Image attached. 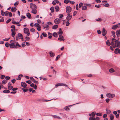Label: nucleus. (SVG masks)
Returning <instances> with one entry per match:
<instances>
[{
  "instance_id": "obj_1",
  "label": "nucleus",
  "mask_w": 120,
  "mask_h": 120,
  "mask_svg": "<svg viewBox=\"0 0 120 120\" xmlns=\"http://www.w3.org/2000/svg\"><path fill=\"white\" fill-rule=\"evenodd\" d=\"M111 42V45L114 48L116 47H120V42L118 40H116L115 41L114 40H116L115 38H112Z\"/></svg>"
},
{
  "instance_id": "obj_2",
  "label": "nucleus",
  "mask_w": 120,
  "mask_h": 120,
  "mask_svg": "<svg viewBox=\"0 0 120 120\" xmlns=\"http://www.w3.org/2000/svg\"><path fill=\"white\" fill-rule=\"evenodd\" d=\"M24 32L25 34H27V35L29 36L30 35V33L29 32V30L27 28H25L24 29Z\"/></svg>"
},
{
  "instance_id": "obj_3",
  "label": "nucleus",
  "mask_w": 120,
  "mask_h": 120,
  "mask_svg": "<svg viewBox=\"0 0 120 120\" xmlns=\"http://www.w3.org/2000/svg\"><path fill=\"white\" fill-rule=\"evenodd\" d=\"M106 96L108 98H113L115 96L114 94H111L110 93H107L106 94Z\"/></svg>"
},
{
  "instance_id": "obj_4",
  "label": "nucleus",
  "mask_w": 120,
  "mask_h": 120,
  "mask_svg": "<svg viewBox=\"0 0 120 120\" xmlns=\"http://www.w3.org/2000/svg\"><path fill=\"white\" fill-rule=\"evenodd\" d=\"M30 8L32 9H36L37 7L36 5L33 3H30Z\"/></svg>"
},
{
  "instance_id": "obj_5",
  "label": "nucleus",
  "mask_w": 120,
  "mask_h": 120,
  "mask_svg": "<svg viewBox=\"0 0 120 120\" xmlns=\"http://www.w3.org/2000/svg\"><path fill=\"white\" fill-rule=\"evenodd\" d=\"M71 8L70 6H67L66 8V11L68 13H69L71 11Z\"/></svg>"
},
{
  "instance_id": "obj_6",
  "label": "nucleus",
  "mask_w": 120,
  "mask_h": 120,
  "mask_svg": "<svg viewBox=\"0 0 120 120\" xmlns=\"http://www.w3.org/2000/svg\"><path fill=\"white\" fill-rule=\"evenodd\" d=\"M59 38H58V39L61 41H64L65 40L63 36L61 35H59Z\"/></svg>"
},
{
  "instance_id": "obj_7",
  "label": "nucleus",
  "mask_w": 120,
  "mask_h": 120,
  "mask_svg": "<svg viewBox=\"0 0 120 120\" xmlns=\"http://www.w3.org/2000/svg\"><path fill=\"white\" fill-rule=\"evenodd\" d=\"M102 35L103 36H105L106 34L107 31L105 30V28H103L102 31Z\"/></svg>"
},
{
  "instance_id": "obj_8",
  "label": "nucleus",
  "mask_w": 120,
  "mask_h": 120,
  "mask_svg": "<svg viewBox=\"0 0 120 120\" xmlns=\"http://www.w3.org/2000/svg\"><path fill=\"white\" fill-rule=\"evenodd\" d=\"M60 19L58 18H56L54 20V23L56 24H58L60 22Z\"/></svg>"
},
{
  "instance_id": "obj_9",
  "label": "nucleus",
  "mask_w": 120,
  "mask_h": 120,
  "mask_svg": "<svg viewBox=\"0 0 120 120\" xmlns=\"http://www.w3.org/2000/svg\"><path fill=\"white\" fill-rule=\"evenodd\" d=\"M67 15L68 16L66 17V19L69 20L72 17V16L69 13H68Z\"/></svg>"
},
{
  "instance_id": "obj_10",
  "label": "nucleus",
  "mask_w": 120,
  "mask_h": 120,
  "mask_svg": "<svg viewBox=\"0 0 120 120\" xmlns=\"http://www.w3.org/2000/svg\"><path fill=\"white\" fill-rule=\"evenodd\" d=\"M49 54L51 57H53L55 56V53L52 51H50L49 52Z\"/></svg>"
},
{
  "instance_id": "obj_11",
  "label": "nucleus",
  "mask_w": 120,
  "mask_h": 120,
  "mask_svg": "<svg viewBox=\"0 0 120 120\" xmlns=\"http://www.w3.org/2000/svg\"><path fill=\"white\" fill-rule=\"evenodd\" d=\"M115 52L116 54L118 53L120 54V49L118 48L116 49L115 50Z\"/></svg>"
},
{
  "instance_id": "obj_12",
  "label": "nucleus",
  "mask_w": 120,
  "mask_h": 120,
  "mask_svg": "<svg viewBox=\"0 0 120 120\" xmlns=\"http://www.w3.org/2000/svg\"><path fill=\"white\" fill-rule=\"evenodd\" d=\"M18 36L20 39H23V36L22 34L20 33H19L18 34Z\"/></svg>"
},
{
  "instance_id": "obj_13",
  "label": "nucleus",
  "mask_w": 120,
  "mask_h": 120,
  "mask_svg": "<svg viewBox=\"0 0 120 120\" xmlns=\"http://www.w3.org/2000/svg\"><path fill=\"white\" fill-rule=\"evenodd\" d=\"M116 33L117 37H119L120 36V30H119L117 31Z\"/></svg>"
},
{
  "instance_id": "obj_14",
  "label": "nucleus",
  "mask_w": 120,
  "mask_h": 120,
  "mask_svg": "<svg viewBox=\"0 0 120 120\" xmlns=\"http://www.w3.org/2000/svg\"><path fill=\"white\" fill-rule=\"evenodd\" d=\"M26 15L28 19H30L31 18V15L28 12L27 13Z\"/></svg>"
},
{
  "instance_id": "obj_15",
  "label": "nucleus",
  "mask_w": 120,
  "mask_h": 120,
  "mask_svg": "<svg viewBox=\"0 0 120 120\" xmlns=\"http://www.w3.org/2000/svg\"><path fill=\"white\" fill-rule=\"evenodd\" d=\"M21 86L24 88L26 87L27 85L25 82H22L21 83Z\"/></svg>"
},
{
  "instance_id": "obj_16",
  "label": "nucleus",
  "mask_w": 120,
  "mask_h": 120,
  "mask_svg": "<svg viewBox=\"0 0 120 120\" xmlns=\"http://www.w3.org/2000/svg\"><path fill=\"white\" fill-rule=\"evenodd\" d=\"M56 11L58 12L59 10V8L58 6H56L55 7Z\"/></svg>"
},
{
  "instance_id": "obj_17",
  "label": "nucleus",
  "mask_w": 120,
  "mask_h": 120,
  "mask_svg": "<svg viewBox=\"0 0 120 120\" xmlns=\"http://www.w3.org/2000/svg\"><path fill=\"white\" fill-rule=\"evenodd\" d=\"M11 10L12 12H14L16 11L17 9L15 7H12L11 8Z\"/></svg>"
},
{
  "instance_id": "obj_18",
  "label": "nucleus",
  "mask_w": 120,
  "mask_h": 120,
  "mask_svg": "<svg viewBox=\"0 0 120 120\" xmlns=\"http://www.w3.org/2000/svg\"><path fill=\"white\" fill-rule=\"evenodd\" d=\"M32 10L31 11V12L34 14H36L37 13V11L36 9H32Z\"/></svg>"
},
{
  "instance_id": "obj_19",
  "label": "nucleus",
  "mask_w": 120,
  "mask_h": 120,
  "mask_svg": "<svg viewBox=\"0 0 120 120\" xmlns=\"http://www.w3.org/2000/svg\"><path fill=\"white\" fill-rule=\"evenodd\" d=\"M9 46L11 48H13L15 47V45L14 43H12L9 45Z\"/></svg>"
},
{
  "instance_id": "obj_20",
  "label": "nucleus",
  "mask_w": 120,
  "mask_h": 120,
  "mask_svg": "<svg viewBox=\"0 0 120 120\" xmlns=\"http://www.w3.org/2000/svg\"><path fill=\"white\" fill-rule=\"evenodd\" d=\"M118 27V26L117 25H113L112 27V29L113 30H115Z\"/></svg>"
},
{
  "instance_id": "obj_21",
  "label": "nucleus",
  "mask_w": 120,
  "mask_h": 120,
  "mask_svg": "<svg viewBox=\"0 0 120 120\" xmlns=\"http://www.w3.org/2000/svg\"><path fill=\"white\" fill-rule=\"evenodd\" d=\"M48 35L49 36L48 38H49L51 39L52 38V34L48 32Z\"/></svg>"
},
{
  "instance_id": "obj_22",
  "label": "nucleus",
  "mask_w": 120,
  "mask_h": 120,
  "mask_svg": "<svg viewBox=\"0 0 120 120\" xmlns=\"http://www.w3.org/2000/svg\"><path fill=\"white\" fill-rule=\"evenodd\" d=\"M58 85L59 86H66L67 87V85L65 84L61 83H58Z\"/></svg>"
},
{
  "instance_id": "obj_23",
  "label": "nucleus",
  "mask_w": 120,
  "mask_h": 120,
  "mask_svg": "<svg viewBox=\"0 0 120 120\" xmlns=\"http://www.w3.org/2000/svg\"><path fill=\"white\" fill-rule=\"evenodd\" d=\"M86 6V5L83 6L82 7V9L83 10H86L87 9Z\"/></svg>"
},
{
  "instance_id": "obj_24",
  "label": "nucleus",
  "mask_w": 120,
  "mask_h": 120,
  "mask_svg": "<svg viewBox=\"0 0 120 120\" xmlns=\"http://www.w3.org/2000/svg\"><path fill=\"white\" fill-rule=\"evenodd\" d=\"M58 27V25H54L52 27V29H56Z\"/></svg>"
},
{
  "instance_id": "obj_25",
  "label": "nucleus",
  "mask_w": 120,
  "mask_h": 120,
  "mask_svg": "<svg viewBox=\"0 0 120 120\" xmlns=\"http://www.w3.org/2000/svg\"><path fill=\"white\" fill-rule=\"evenodd\" d=\"M109 116L110 118V120H112L114 118V116L113 114H110Z\"/></svg>"
},
{
  "instance_id": "obj_26",
  "label": "nucleus",
  "mask_w": 120,
  "mask_h": 120,
  "mask_svg": "<svg viewBox=\"0 0 120 120\" xmlns=\"http://www.w3.org/2000/svg\"><path fill=\"white\" fill-rule=\"evenodd\" d=\"M10 92V91L8 90H4L3 91V92L4 93H9Z\"/></svg>"
},
{
  "instance_id": "obj_27",
  "label": "nucleus",
  "mask_w": 120,
  "mask_h": 120,
  "mask_svg": "<svg viewBox=\"0 0 120 120\" xmlns=\"http://www.w3.org/2000/svg\"><path fill=\"white\" fill-rule=\"evenodd\" d=\"M50 10L51 11V13H53L54 12V8L53 7H51L50 9Z\"/></svg>"
},
{
  "instance_id": "obj_28",
  "label": "nucleus",
  "mask_w": 120,
  "mask_h": 120,
  "mask_svg": "<svg viewBox=\"0 0 120 120\" xmlns=\"http://www.w3.org/2000/svg\"><path fill=\"white\" fill-rule=\"evenodd\" d=\"M106 44L108 46H109L111 45V43L109 42V40H107L106 42Z\"/></svg>"
},
{
  "instance_id": "obj_29",
  "label": "nucleus",
  "mask_w": 120,
  "mask_h": 120,
  "mask_svg": "<svg viewBox=\"0 0 120 120\" xmlns=\"http://www.w3.org/2000/svg\"><path fill=\"white\" fill-rule=\"evenodd\" d=\"M70 106L68 105L67 106H66L65 108L64 109L66 110H69V109L68 108Z\"/></svg>"
},
{
  "instance_id": "obj_30",
  "label": "nucleus",
  "mask_w": 120,
  "mask_h": 120,
  "mask_svg": "<svg viewBox=\"0 0 120 120\" xmlns=\"http://www.w3.org/2000/svg\"><path fill=\"white\" fill-rule=\"evenodd\" d=\"M109 71L110 72L112 73L114 72L115 70L111 68L109 69Z\"/></svg>"
},
{
  "instance_id": "obj_31",
  "label": "nucleus",
  "mask_w": 120,
  "mask_h": 120,
  "mask_svg": "<svg viewBox=\"0 0 120 120\" xmlns=\"http://www.w3.org/2000/svg\"><path fill=\"white\" fill-rule=\"evenodd\" d=\"M53 35L55 37H57L58 35L57 34L56 32H54L53 33Z\"/></svg>"
},
{
  "instance_id": "obj_32",
  "label": "nucleus",
  "mask_w": 120,
  "mask_h": 120,
  "mask_svg": "<svg viewBox=\"0 0 120 120\" xmlns=\"http://www.w3.org/2000/svg\"><path fill=\"white\" fill-rule=\"evenodd\" d=\"M21 89L22 90H23V92H27L28 90L27 89H25L24 88H22Z\"/></svg>"
},
{
  "instance_id": "obj_33",
  "label": "nucleus",
  "mask_w": 120,
  "mask_h": 120,
  "mask_svg": "<svg viewBox=\"0 0 120 120\" xmlns=\"http://www.w3.org/2000/svg\"><path fill=\"white\" fill-rule=\"evenodd\" d=\"M42 34L44 37H46L47 36V34L43 32Z\"/></svg>"
},
{
  "instance_id": "obj_34",
  "label": "nucleus",
  "mask_w": 120,
  "mask_h": 120,
  "mask_svg": "<svg viewBox=\"0 0 120 120\" xmlns=\"http://www.w3.org/2000/svg\"><path fill=\"white\" fill-rule=\"evenodd\" d=\"M34 26L36 27H38L40 26L39 24L38 23H35L34 24Z\"/></svg>"
},
{
  "instance_id": "obj_35",
  "label": "nucleus",
  "mask_w": 120,
  "mask_h": 120,
  "mask_svg": "<svg viewBox=\"0 0 120 120\" xmlns=\"http://www.w3.org/2000/svg\"><path fill=\"white\" fill-rule=\"evenodd\" d=\"M58 34L60 35H61L63 34V32L62 31H59L58 32Z\"/></svg>"
},
{
  "instance_id": "obj_36",
  "label": "nucleus",
  "mask_w": 120,
  "mask_h": 120,
  "mask_svg": "<svg viewBox=\"0 0 120 120\" xmlns=\"http://www.w3.org/2000/svg\"><path fill=\"white\" fill-rule=\"evenodd\" d=\"M53 117L55 118H57L58 119H61V118L58 116L56 115H53Z\"/></svg>"
},
{
  "instance_id": "obj_37",
  "label": "nucleus",
  "mask_w": 120,
  "mask_h": 120,
  "mask_svg": "<svg viewBox=\"0 0 120 120\" xmlns=\"http://www.w3.org/2000/svg\"><path fill=\"white\" fill-rule=\"evenodd\" d=\"M95 118L92 116H91L89 118V120H95Z\"/></svg>"
},
{
  "instance_id": "obj_38",
  "label": "nucleus",
  "mask_w": 120,
  "mask_h": 120,
  "mask_svg": "<svg viewBox=\"0 0 120 120\" xmlns=\"http://www.w3.org/2000/svg\"><path fill=\"white\" fill-rule=\"evenodd\" d=\"M59 16L60 18L61 19L63 16V15L62 14H60L59 15Z\"/></svg>"
},
{
  "instance_id": "obj_39",
  "label": "nucleus",
  "mask_w": 120,
  "mask_h": 120,
  "mask_svg": "<svg viewBox=\"0 0 120 120\" xmlns=\"http://www.w3.org/2000/svg\"><path fill=\"white\" fill-rule=\"evenodd\" d=\"M13 87L12 86H8V89L9 90H11L12 89Z\"/></svg>"
},
{
  "instance_id": "obj_40",
  "label": "nucleus",
  "mask_w": 120,
  "mask_h": 120,
  "mask_svg": "<svg viewBox=\"0 0 120 120\" xmlns=\"http://www.w3.org/2000/svg\"><path fill=\"white\" fill-rule=\"evenodd\" d=\"M102 19L101 18H98L96 19V21H97L101 22L102 21Z\"/></svg>"
},
{
  "instance_id": "obj_41",
  "label": "nucleus",
  "mask_w": 120,
  "mask_h": 120,
  "mask_svg": "<svg viewBox=\"0 0 120 120\" xmlns=\"http://www.w3.org/2000/svg\"><path fill=\"white\" fill-rule=\"evenodd\" d=\"M94 6L95 7L99 8L101 7V6L100 4H98V5L96 4Z\"/></svg>"
},
{
  "instance_id": "obj_42",
  "label": "nucleus",
  "mask_w": 120,
  "mask_h": 120,
  "mask_svg": "<svg viewBox=\"0 0 120 120\" xmlns=\"http://www.w3.org/2000/svg\"><path fill=\"white\" fill-rule=\"evenodd\" d=\"M30 31L31 32H35V30L33 28H32V29H31L30 30Z\"/></svg>"
},
{
  "instance_id": "obj_43",
  "label": "nucleus",
  "mask_w": 120,
  "mask_h": 120,
  "mask_svg": "<svg viewBox=\"0 0 120 120\" xmlns=\"http://www.w3.org/2000/svg\"><path fill=\"white\" fill-rule=\"evenodd\" d=\"M96 113L95 112H93L91 113L92 117H94Z\"/></svg>"
},
{
  "instance_id": "obj_44",
  "label": "nucleus",
  "mask_w": 120,
  "mask_h": 120,
  "mask_svg": "<svg viewBox=\"0 0 120 120\" xmlns=\"http://www.w3.org/2000/svg\"><path fill=\"white\" fill-rule=\"evenodd\" d=\"M19 3V2L18 1H17L14 4V5L15 6H17L18 4Z\"/></svg>"
},
{
  "instance_id": "obj_45",
  "label": "nucleus",
  "mask_w": 120,
  "mask_h": 120,
  "mask_svg": "<svg viewBox=\"0 0 120 120\" xmlns=\"http://www.w3.org/2000/svg\"><path fill=\"white\" fill-rule=\"evenodd\" d=\"M15 31H14V32H12V34H11L12 36V37H14V36L15 35Z\"/></svg>"
},
{
  "instance_id": "obj_46",
  "label": "nucleus",
  "mask_w": 120,
  "mask_h": 120,
  "mask_svg": "<svg viewBox=\"0 0 120 120\" xmlns=\"http://www.w3.org/2000/svg\"><path fill=\"white\" fill-rule=\"evenodd\" d=\"M69 21V20H68V21H67V22H66V25L67 26H68L70 24V23L68 21Z\"/></svg>"
},
{
  "instance_id": "obj_47",
  "label": "nucleus",
  "mask_w": 120,
  "mask_h": 120,
  "mask_svg": "<svg viewBox=\"0 0 120 120\" xmlns=\"http://www.w3.org/2000/svg\"><path fill=\"white\" fill-rule=\"evenodd\" d=\"M106 113L108 114H110L111 112V111L110 110H107L106 109Z\"/></svg>"
},
{
  "instance_id": "obj_48",
  "label": "nucleus",
  "mask_w": 120,
  "mask_h": 120,
  "mask_svg": "<svg viewBox=\"0 0 120 120\" xmlns=\"http://www.w3.org/2000/svg\"><path fill=\"white\" fill-rule=\"evenodd\" d=\"M102 114L100 113H96V115L97 116H102Z\"/></svg>"
},
{
  "instance_id": "obj_49",
  "label": "nucleus",
  "mask_w": 120,
  "mask_h": 120,
  "mask_svg": "<svg viewBox=\"0 0 120 120\" xmlns=\"http://www.w3.org/2000/svg\"><path fill=\"white\" fill-rule=\"evenodd\" d=\"M22 45L23 47H24L26 45H25V43L24 42H23L22 43Z\"/></svg>"
},
{
  "instance_id": "obj_50",
  "label": "nucleus",
  "mask_w": 120,
  "mask_h": 120,
  "mask_svg": "<svg viewBox=\"0 0 120 120\" xmlns=\"http://www.w3.org/2000/svg\"><path fill=\"white\" fill-rule=\"evenodd\" d=\"M84 5H86V7L87 6L90 7L91 6V4H85Z\"/></svg>"
},
{
  "instance_id": "obj_51",
  "label": "nucleus",
  "mask_w": 120,
  "mask_h": 120,
  "mask_svg": "<svg viewBox=\"0 0 120 120\" xmlns=\"http://www.w3.org/2000/svg\"><path fill=\"white\" fill-rule=\"evenodd\" d=\"M7 81L5 79H4L2 81V83L3 84H5L7 82Z\"/></svg>"
},
{
  "instance_id": "obj_52",
  "label": "nucleus",
  "mask_w": 120,
  "mask_h": 120,
  "mask_svg": "<svg viewBox=\"0 0 120 120\" xmlns=\"http://www.w3.org/2000/svg\"><path fill=\"white\" fill-rule=\"evenodd\" d=\"M5 79L6 80H8L10 79V77L9 76H6L5 77Z\"/></svg>"
},
{
  "instance_id": "obj_53",
  "label": "nucleus",
  "mask_w": 120,
  "mask_h": 120,
  "mask_svg": "<svg viewBox=\"0 0 120 120\" xmlns=\"http://www.w3.org/2000/svg\"><path fill=\"white\" fill-rule=\"evenodd\" d=\"M70 0H65L64 2L66 4H68V3L69 2Z\"/></svg>"
},
{
  "instance_id": "obj_54",
  "label": "nucleus",
  "mask_w": 120,
  "mask_h": 120,
  "mask_svg": "<svg viewBox=\"0 0 120 120\" xmlns=\"http://www.w3.org/2000/svg\"><path fill=\"white\" fill-rule=\"evenodd\" d=\"M106 102L107 103H108L110 101V99L109 98H107L105 100Z\"/></svg>"
},
{
  "instance_id": "obj_55",
  "label": "nucleus",
  "mask_w": 120,
  "mask_h": 120,
  "mask_svg": "<svg viewBox=\"0 0 120 120\" xmlns=\"http://www.w3.org/2000/svg\"><path fill=\"white\" fill-rule=\"evenodd\" d=\"M11 27L14 29V30L15 31V26L14 25H13L11 26Z\"/></svg>"
},
{
  "instance_id": "obj_56",
  "label": "nucleus",
  "mask_w": 120,
  "mask_h": 120,
  "mask_svg": "<svg viewBox=\"0 0 120 120\" xmlns=\"http://www.w3.org/2000/svg\"><path fill=\"white\" fill-rule=\"evenodd\" d=\"M9 12L8 11H6L5 12V16H8V15Z\"/></svg>"
},
{
  "instance_id": "obj_57",
  "label": "nucleus",
  "mask_w": 120,
  "mask_h": 120,
  "mask_svg": "<svg viewBox=\"0 0 120 120\" xmlns=\"http://www.w3.org/2000/svg\"><path fill=\"white\" fill-rule=\"evenodd\" d=\"M25 38L26 40L25 41H28L30 39L29 37H26Z\"/></svg>"
},
{
  "instance_id": "obj_58",
  "label": "nucleus",
  "mask_w": 120,
  "mask_h": 120,
  "mask_svg": "<svg viewBox=\"0 0 120 120\" xmlns=\"http://www.w3.org/2000/svg\"><path fill=\"white\" fill-rule=\"evenodd\" d=\"M60 55H58L56 57V61L59 58H60Z\"/></svg>"
},
{
  "instance_id": "obj_59",
  "label": "nucleus",
  "mask_w": 120,
  "mask_h": 120,
  "mask_svg": "<svg viewBox=\"0 0 120 120\" xmlns=\"http://www.w3.org/2000/svg\"><path fill=\"white\" fill-rule=\"evenodd\" d=\"M5 46L7 47H9V43L8 42H6L5 44Z\"/></svg>"
},
{
  "instance_id": "obj_60",
  "label": "nucleus",
  "mask_w": 120,
  "mask_h": 120,
  "mask_svg": "<svg viewBox=\"0 0 120 120\" xmlns=\"http://www.w3.org/2000/svg\"><path fill=\"white\" fill-rule=\"evenodd\" d=\"M83 3H80L79 5V7L80 8L83 5Z\"/></svg>"
},
{
  "instance_id": "obj_61",
  "label": "nucleus",
  "mask_w": 120,
  "mask_h": 120,
  "mask_svg": "<svg viewBox=\"0 0 120 120\" xmlns=\"http://www.w3.org/2000/svg\"><path fill=\"white\" fill-rule=\"evenodd\" d=\"M37 29L38 30V31H40L41 30V27L40 26H39V27H37Z\"/></svg>"
},
{
  "instance_id": "obj_62",
  "label": "nucleus",
  "mask_w": 120,
  "mask_h": 120,
  "mask_svg": "<svg viewBox=\"0 0 120 120\" xmlns=\"http://www.w3.org/2000/svg\"><path fill=\"white\" fill-rule=\"evenodd\" d=\"M11 20V19H9L8 20H7L6 22V23H8Z\"/></svg>"
},
{
  "instance_id": "obj_63",
  "label": "nucleus",
  "mask_w": 120,
  "mask_h": 120,
  "mask_svg": "<svg viewBox=\"0 0 120 120\" xmlns=\"http://www.w3.org/2000/svg\"><path fill=\"white\" fill-rule=\"evenodd\" d=\"M1 14L3 16H4L5 15V12H3V11L2 10H1Z\"/></svg>"
},
{
  "instance_id": "obj_64",
  "label": "nucleus",
  "mask_w": 120,
  "mask_h": 120,
  "mask_svg": "<svg viewBox=\"0 0 120 120\" xmlns=\"http://www.w3.org/2000/svg\"><path fill=\"white\" fill-rule=\"evenodd\" d=\"M16 46H18L19 47H20L21 46L19 44L18 42H16L15 45Z\"/></svg>"
}]
</instances>
